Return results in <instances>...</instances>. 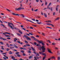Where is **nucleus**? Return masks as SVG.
Instances as JSON below:
<instances>
[{
	"label": "nucleus",
	"instance_id": "1",
	"mask_svg": "<svg viewBox=\"0 0 60 60\" xmlns=\"http://www.w3.org/2000/svg\"><path fill=\"white\" fill-rule=\"evenodd\" d=\"M38 49L40 50H41V49L42 50V52L43 53L44 52H45V50H46V48H45V46H41V45H40V47H38Z\"/></svg>",
	"mask_w": 60,
	"mask_h": 60
},
{
	"label": "nucleus",
	"instance_id": "2",
	"mask_svg": "<svg viewBox=\"0 0 60 60\" xmlns=\"http://www.w3.org/2000/svg\"><path fill=\"white\" fill-rule=\"evenodd\" d=\"M22 5L21 3H20V7L18 8H16L15 9V11H20L21 10V9H22Z\"/></svg>",
	"mask_w": 60,
	"mask_h": 60
},
{
	"label": "nucleus",
	"instance_id": "3",
	"mask_svg": "<svg viewBox=\"0 0 60 60\" xmlns=\"http://www.w3.org/2000/svg\"><path fill=\"white\" fill-rule=\"evenodd\" d=\"M47 50H48V51L49 52V53H50L53 54V53L51 52V50L48 48L47 49Z\"/></svg>",
	"mask_w": 60,
	"mask_h": 60
},
{
	"label": "nucleus",
	"instance_id": "4",
	"mask_svg": "<svg viewBox=\"0 0 60 60\" xmlns=\"http://www.w3.org/2000/svg\"><path fill=\"white\" fill-rule=\"evenodd\" d=\"M46 24L47 25H49L50 26H52V27H54V25H53V24H52L51 23H47Z\"/></svg>",
	"mask_w": 60,
	"mask_h": 60
},
{
	"label": "nucleus",
	"instance_id": "5",
	"mask_svg": "<svg viewBox=\"0 0 60 60\" xmlns=\"http://www.w3.org/2000/svg\"><path fill=\"white\" fill-rule=\"evenodd\" d=\"M26 21H29V22H32V23H34V22L31 21V20H28V19H26Z\"/></svg>",
	"mask_w": 60,
	"mask_h": 60
},
{
	"label": "nucleus",
	"instance_id": "6",
	"mask_svg": "<svg viewBox=\"0 0 60 60\" xmlns=\"http://www.w3.org/2000/svg\"><path fill=\"white\" fill-rule=\"evenodd\" d=\"M39 41V40H37V41L38 42V43H39V44H40L41 43H42V41Z\"/></svg>",
	"mask_w": 60,
	"mask_h": 60
},
{
	"label": "nucleus",
	"instance_id": "7",
	"mask_svg": "<svg viewBox=\"0 0 60 60\" xmlns=\"http://www.w3.org/2000/svg\"><path fill=\"white\" fill-rule=\"evenodd\" d=\"M2 39L3 40H4V41H6V39L4 38H2V37H0V39Z\"/></svg>",
	"mask_w": 60,
	"mask_h": 60
},
{
	"label": "nucleus",
	"instance_id": "8",
	"mask_svg": "<svg viewBox=\"0 0 60 60\" xmlns=\"http://www.w3.org/2000/svg\"><path fill=\"white\" fill-rule=\"evenodd\" d=\"M59 19H60V18L59 17H57L54 20V21H56V20H58Z\"/></svg>",
	"mask_w": 60,
	"mask_h": 60
},
{
	"label": "nucleus",
	"instance_id": "9",
	"mask_svg": "<svg viewBox=\"0 0 60 60\" xmlns=\"http://www.w3.org/2000/svg\"><path fill=\"white\" fill-rule=\"evenodd\" d=\"M50 58L51 59H54V60L56 59V58L54 56L51 57Z\"/></svg>",
	"mask_w": 60,
	"mask_h": 60
},
{
	"label": "nucleus",
	"instance_id": "10",
	"mask_svg": "<svg viewBox=\"0 0 60 60\" xmlns=\"http://www.w3.org/2000/svg\"><path fill=\"white\" fill-rule=\"evenodd\" d=\"M23 37H25L26 38H27V37H28V36H27L26 35H24V36Z\"/></svg>",
	"mask_w": 60,
	"mask_h": 60
},
{
	"label": "nucleus",
	"instance_id": "11",
	"mask_svg": "<svg viewBox=\"0 0 60 60\" xmlns=\"http://www.w3.org/2000/svg\"><path fill=\"white\" fill-rule=\"evenodd\" d=\"M58 6H59V5H58L56 7V11H58V10L57 9H58Z\"/></svg>",
	"mask_w": 60,
	"mask_h": 60
},
{
	"label": "nucleus",
	"instance_id": "12",
	"mask_svg": "<svg viewBox=\"0 0 60 60\" xmlns=\"http://www.w3.org/2000/svg\"><path fill=\"white\" fill-rule=\"evenodd\" d=\"M26 39H28V40H29L30 41H31V39L28 37H27V38Z\"/></svg>",
	"mask_w": 60,
	"mask_h": 60
},
{
	"label": "nucleus",
	"instance_id": "13",
	"mask_svg": "<svg viewBox=\"0 0 60 60\" xmlns=\"http://www.w3.org/2000/svg\"><path fill=\"white\" fill-rule=\"evenodd\" d=\"M14 39V42H16V40H18V39L16 38H15Z\"/></svg>",
	"mask_w": 60,
	"mask_h": 60
},
{
	"label": "nucleus",
	"instance_id": "14",
	"mask_svg": "<svg viewBox=\"0 0 60 60\" xmlns=\"http://www.w3.org/2000/svg\"><path fill=\"white\" fill-rule=\"evenodd\" d=\"M20 15L21 16H22L23 17V18H25V15H23L22 14H21Z\"/></svg>",
	"mask_w": 60,
	"mask_h": 60
},
{
	"label": "nucleus",
	"instance_id": "15",
	"mask_svg": "<svg viewBox=\"0 0 60 60\" xmlns=\"http://www.w3.org/2000/svg\"><path fill=\"white\" fill-rule=\"evenodd\" d=\"M43 53V52H42H42H39V54H40L41 55H42Z\"/></svg>",
	"mask_w": 60,
	"mask_h": 60
},
{
	"label": "nucleus",
	"instance_id": "16",
	"mask_svg": "<svg viewBox=\"0 0 60 60\" xmlns=\"http://www.w3.org/2000/svg\"><path fill=\"white\" fill-rule=\"evenodd\" d=\"M41 43L42 44V45L43 46H44L45 45V44L43 42V41H42V43Z\"/></svg>",
	"mask_w": 60,
	"mask_h": 60
},
{
	"label": "nucleus",
	"instance_id": "17",
	"mask_svg": "<svg viewBox=\"0 0 60 60\" xmlns=\"http://www.w3.org/2000/svg\"><path fill=\"white\" fill-rule=\"evenodd\" d=\"M44 14L45 17H47V14H46L44 13Z\"/></svg>",
	"mask_w": 60,
	"mask_h": 60
},
{
	"label": "nucleus",
	"instance_id": "18",
	"mask_svg": "<svg viewBox=\"0 0 60 60\" xmlns=\"http://www.w3.org/2000/svg\"><path fill=\"white\" fill-rule=\"evenodd\" d=\"M18 32L19 33L21 34H22L23 33H22V32H21V31L20 30Z\"/></svg>",
	"mask_w": 60,
	"mask_h": 60
},
{
	"label": "nucleus",
	"instance_id": "19",
	"mask_svg": "<svg viewBox=\"0 0 60 60\" xmlns=\"http://www.w3.org/2000/svg\"><path fill=\"white\" fill-rule=\"evenodd\" d=\"M14 47H15V48H17V49H18V47H17V46L16 45H15L14 44Z\"/></svg>",
	"mask_w": 60,
	"mask_h": 60
},
{
	"label": "nucleus",
	"instance_id": "20",
	"mask_svg": "<svg viewBox=\"0 0 60 60\" xmlns=\"http://www.w3.org/2000/svg\"><path fill=\"white\" fill-rule=\"evenodd\" d=\"M5 36H6V37H11V36H9V35H5Z\"/></svg>",
	"mask_w": 60,
	"mask_h": 60
},
{
	"label": "nucleus",
	"instance_id": "21",
	"mask_svg": "<svg viewBox=\"0 0 60 60\" xmlns=\"http://www.w3.org/2000/svg\"><path fill=\"white\" fill-rule=\"evenodd\" d=\"M49 5H48L47 7V9H49V10H50V8H49Z\"/></svg>",
	"mask_w": 60,
	"mask_h": 60
},
{
	"label": "nucleus",
	"instance_id": "22",
	"mask_svg": "<svg viewBox=\"0 0 60 60\" xmlns=\"http://www.w3.org/2000/svg\"><path fill=\"white\" fill-rule=\"evenodd\" d=\"M37 23L38 24H41L42 23H41V22H37Z\"/></svg>",
	"mask_w": 60,
	"mask_h": 60
},
{
	"label": "nucleus",
	"instance_id": "23",
	"mask_svg": "<svg viewBox=\"0 0 60 60\" xmlns=\"http://www.w3.org/2000/svg\"><path fill=\"white\" fill-rule=\"evenodd\" d=\"M43 56H46V54L45 53H42V54Z\"/></svg>",
	"mask_w": 60,
	"mask_h": 60
},
{
	"label": "nucleus",
	"instance_id": "24",
	"mask_svg": "<svg viewBox=\"0 0 60 60\" xmlns=\"http://www.w3.org/2000/svg\"><path fill=\"white\" fill-rule=\"evenodd\" d=\"M8 53L9 54H12V52L11 51H10Z\"/></svg>",
	"mask_w": 60,
	"mask_h": 60
},
{
	"label": "nucleus",
	"instance_id": "25",
	"mask_svg": "<svg viewBox=\"0 0 60 60\" xmlns=\"http://www.w3.org/2000/svg\"><path fill=\"white\" fill-rule=\"evenodd\" d=\"M52 7H51L50 8V10L51 11H53V9H52Z\"/></svg>",
	"mask_w": 60,
	"mask_h": 60
},
{
	"label": "nucleus",
	"instance_id": "26",
	"mask_svg": "<svg viewBox=\"0 0 60 60\" xmlns=\"http://www.w3.org/2000/svg\"><path fill=\"white\" fill-rule=\"evenodd\" d=\"M16 55H17V56L18 57H20V55L19 54H16Z\"/></svg>",
	"mask_w": 60,
	"mask_h": 60
},
{
	"label": "nucleus",
	"instance_id": "27",
	"mask_svg": "<svg viewBox=\"0 0 60 60\" xmlns=\"http://www.w3.org/2000/svg\"><path fill=\"white\" fill-rule=\"evenodd\" d=\"M31 49H32V50H33V51H34V48L33 47H31Z\"/></svg>",
	"mask_w": 60,
	"mask_h": 60
},
{
	"label": "nucleus",
	"instance_id": "28",
	"mask_svg": "<svg viewBox=\"0 0 60 60\" xmlns=\"http://www.w3.org/2000/svg\"><path fill=\"white\" fill-rule=\"evenodd\" d=\"M33 53H34V54H37V53L35 52V50H34V51H33Z\"/></svg>",
	"mask_w": 60,
	"mask_h": 60
},
{
	"label": "nucleus",
	"instance_id": "29",
	"mask_svg": "<svg viewBox=\"0 0 60 60\" xmlns=\"http://www.w3.org/2000/svg\"><path fill=\"white\" fill-rule=\"evenodd\" d=\"M17 35H19V36H21V35L19 33H17Z\"/></svg>",
	"mask_w": 60,
	"mask_h": 60
},
{
	"label": "nucleus",
	"instance_id": "30",
	"mask_svg": "<svg viewBox=\"0 0 60 60\" xmlns=\"http://www.w3.org/2000/svg\"><path fill=\"white\" fill-rule=\"evenodd\" d=\"M32 57H33V56H29V59H31V58H32Z\"/></svg>",
	"mask_w": 60,
	"mask_h": 60
},
{
	"label": "nucleus",
	"instance_id": "31",
	"mask_svg": "<svg viewBox=\"0 0 60 60\" xmlns=\"http://www.w3.org/2000/svg\"><path fill=\"white\" fill-rule=\"evenodd\" d=\"M21 52L23 54V53H24V51L23 50H21Z\"/></svg>",
	"mask_w": 60,
	"mask_h": 60
},
{
	"label": "nucleus",
	"instance_id": "32",
	"mask_svg": "<svg viewBox=\"0 0 60 60\" xmlns=\"http://www.w3.org/2000/svg\"><path fill=\"white\" fill-rule=\"evenodd\" d=\"M28 53H31V51H30V50H28Z\"/></svg>",
	"mask_w": 60,
	"mask_h": 60
},
{
	"label": "nucleus",
	"instance_id": "33",
	"mask_svg": "<svg viewBox=\"0 0 60 60\" xmlns=\"http://www.w3.org/2000/svg\"><path fill=\"white\" fill-rule=\"evenodd\" d=\"M6 50H7V51H9V50H10V49L8 48H7L6 49Z\"/></svg>",
	"mask_w": 60,
	"mask_h": 60
},
{
	"label": "nucleus",
	"instance_id": "34",
	"mask_svg": "<svg viewBox=\"0 0 60 60\" xmlns=\"http://www.w3.org/2000/svg\"><path fill=\"white\" fill-rule=\"evenodd\" d=\"M45 57H46L45 56H44V57H43V60H44L45 58Z\"/></svg>",
	"mask_w": 60,
	"mask_h": 60
},
{
	"label": "nucleus",
	"instance_id": "35",
	"mask_svg": "<svg viewBox=\"0 0 60 60\" xmlns=\"http://www.w3.org/2000/svg\"><path fill=\"white\" fill-rule=\"evenodd\" d=\"M10 28H11L12 29H14V28H13V26H10Z\"/></svg>",
	"mask_w": 60,
	"mask_h": 60
},
{
	"label": "nucleus",
	"instance_id": "36",
	"mask_svg": "<svg viewBox=\"0 0 60 60\" xmlns=\"http://www.w3.org/2000/svg\"><path fill=\"white\" fill-rule=\"evenodd\" d=\"M11 58H12V59H15V58L14 57V56H12V57H11Z\"/></svg>",
	"mask_w": 60,
	"mask_h": 60
},
{
	"label": "nucleus",
	"instance_id": "37",
	"mask_svg": "<svg viewBox=\"0 0 60 60\" xmlns=\"http://www.w3.org/2000/svg\"><path fill=\"white\" fill-rule=\"evenodd\" d=\"M58 60H60V57H58Z\"/></svg>",
	"mask_w": 60,
	"mask_h": 60
},
{
	"label": "nucleus",
	"instance_id": "38",
	"mask_svg": "<svg viewBox=\"0 0 60 60\" xmlns=\"http://www.w3.org/2000/svg\"><path fill=\"white\" fill-rule=\"evenodd\" d=\"M42 35H43L45 36V34H44V33L42 32Z\"/></svg>",
	"mask_w": 60,
	"mask_h": 60
},
{
	"label": "nucleus",
	"instance_id": "39",
	"mask_svg": "<svg viewBox=\"0 0 60 60\" xmlns=\"http://www.w3.org/2000/svg\"><path fill=\"white\" fill-rule=\"evenodd\" d=\"M34 44L35 45H36L37 44V43L36 42H34Z\"/></svg>",
	"mask_w": 60,
	"mask_h": 60
},
{
	"label": "nucleus",
	"instance_id": "40",
	"mask_svg": "<svg viewBox=\"0 0 60 60\" xmlns=\"http://www.w3.org/2000/svg\"><path fill=\"white\" fill-rule=\"evenodd\" d=\"M48 22H49V23H51L52 22L51 20H48Z\"/></svg>",
	"mask_w": 60,
	"mask_h": 60
},
{
	"label": "nucleus",
	"instance_id": "41",
	"mask_svg": "<svg viewBox=\"0 0 60 60\" xmlns=\"http://www.w3.org/2000/svg\"><path fill=\"white\" fill-rule=\"evenodd\" d=\"M0 44H2V45H3L4 44V43H3V42H0Z\"/></svg>",
	"mask_w": 60,
	"mask_h": 60
},
{
	"label": "nucleus",
	"instance_id": "42",
	"mask_svg": "<svg viewBox=\"0 0 60 60\" xmlns=\"http://www.w3.org/2000/svg\"><path fill=\"white\" fill-rule=\"evenodd\" d=\"M24 41H25V43H28V42H27V41L26 40H25Z\"/></svg>",
	"mask_w": 60,
	"mask_h": 60
},
{
	"label": "nucleus",
	"instance_id": "43",
	"mask_svg": "<svg viewBox=\"0 0 60 60\" xmlns=\"http://www.w3.org/2000/svg\"><path fill=\"white\" fill-rule=\"evenodd\" d=\"M15 15H16V16H19V14H16Z\"/></svg>",
	"mask_w": 60,
	"mask_h": 60
},
{
	"label": "nucleus",
	"instance_id": "44",
	"mask_svg": "<svg viewBox=\"0 0 60 60\" xmlns=\"http://www.w3.org/2000/svg\"><path fill=\"white\" fill-rule=\"evenodd\" d=\"M38 47L39 46H40V44H38L36 45Z\"/></svg>",
	"mask_w": 60,
	"mask_h": 60
},
{
	"label": "nucleus",
	"instance_id": "45",
	"mask_svg": "<svg viewBox=\"0 0 60 60\" xmlns=\"http://www.w3.org/2000/svg\"><path fill=\"white\" fill-rule=\"evenodd\" d=\"M3 18H1V19H5V18H4V16H2Z\"/></svg>",
	"mask_w": 60,
	"mask_h": 60
},
{
	"label": "nucleus",
	"instance_id": "46",
	"mask_svg": "<svg viewBox=\"0 0 60 60\" xmlns=\"http://www.w3.org/2000/svg\"><path fill=\"white\" fill-rule=\"evenodd\" d=\"M32 19V20H33V21H35V19Z\"/></svg>",
	"mask_w": 60,
	"mask_h": 60
},
{
	"label": "nucleus",
	"instance_id": "47",
	"mask_svg": "<svg viewBox=\"0 0 60 60\" xmlns=\"http://www.w3.org/2000/svg\"><path fill=\"white\" fill-rule=\"evenodd\" d=\"M1 25L2 26H3V27H5L4 25L3 24H2Z\"/></svg>",
	"mask_w": 60,
	"mask_h": 60
},
{
	"label": "nucleus",
	"instance_id": "48",
	"mask_svg": "<svg viewBox=\"0 0 60 60\" xmlns=\"http://www.w3.org/2000/svg\"><path fill=\"white\" fill-rule=\"evenodd\" d=\"M14 29H15L16 30H18V28L16 27H15L14 28Z\"/></svg>",
	"mask_w": 60,
	"mask_h": 60
},
{
	"label": "nucleus",
	"instance_id": "49",
	"mask_svg": "<svg viewBox=\"0 0 60 60\" xmlns=\"http://www.w3.org/2000/svg\"><path fill=\"white\" fill-rule=\"evenodd\" d=\"M51 3H50L49 4V5H49V6H50V5H51Z\"/></svg>",
	"mask_w": 60,
	"mask_h": 60
},
{
	"label": "nucleus",
	"instance_id": "50",
	"mask_svg": "<svg viewBox=\"0 0 60 60\" xmlns=\"http://www.w3.org/2000/svg\"><path fill=\"white\" fill-rule=\"evenodd\" d=\"M32 25L33 26H34V27H36V26H36V25Z\"/></svg>",
	"mask_w": 60,
	"mask_h": 60
},
{
	"label": "nucleus",
	"instance_id": "51",
	"mask_svg": "<svg viewBox=\"0 0 60 60\" xmlns=\"http://www.w3.org/2000/svg\"><path fill=\"white\" fill-rule=\"evenodd\" d=\"M7 39H8L9 40H10V39H11V38H7Z\"/></svg>",
	"mask_w": 60,
	"mask_h": 60
},
{
	"label": "nucleus",
	"instance_id": "52",
	"mask_svg": "<svg viewBox=\"0 0 60 60\" xmlns=\"http://www.w3.org/2000/svg\"><path fill=\"white\" fill-rule=\"evenodd\" d=\"M28 33V34H30V35H33V34H31L30 33Z\"/></svg>",
	"mask_w": 60,
	"mask_h": 60
},
{
	"label": "nucleus",
	"instance_id": "53",
	"mask_svg": "<svg viewBox=\"0 0 60 60\" xmlns=\"http://www.w3.org/2000/svg\"><path fill=\"white\" fill-rule=\"evenodd\" d=\"M26 45L27 46H30V45H28L27 44H26Z\"/></svg>",
	"mask_w": 60,
	"mask_h": 60
},
{
	"label": "nucleus",
	"instance_id": "54",
	"mask_svg": "<svg viewBox=\"0 0 60 60\" xmlns=\"http://www.w3.org/2000/svg\"><path fill=\"white\" fill-rule=\"evenodd\" d=\"M55 15V12H54L53 13V15L54 16Z\"/></svg>",
	"mask_w": 60,
	"mask_h": 60
},
{
	"label": "nucleus",
	"instance_id": "55",
	"mask_svg": "<svg viewBox=\"0 0 60 60\" xmlns=\"http://www.w3.org/2000/svg\"><path fill=\"white\" fill-rule=\"evenodd\" d=\"M22 29H23L24 30V31H26V29H25V28H22Z\"/></svg>",
	"mask_w": 60,
	"mask_h": 60
},
{
	"label": "nucleus",
	"instance_id": "56",
	"mask_svg": "<svg viewBox=\"0 0 60 60\" xmlns=\"http://www.w3.org/2000/svg\"><path fill=\"white\" fill-rule=\"evenodd\" d=\"M52 45H55V43H52Z\"/></svg>",
	"mask_w": 60,
	"mask_h": 60
},
{
	"label": "nucleus",
	"instance_id": "57",
	"mask_svg": "<svg viewBox=\"0 0 60 60\" xmlns=\"http://www.w3.org/2000/svg\"><path fill=\"white\" fill-rule=\"evenodd\" d=\"M17 55V54H19V52H17L15 53Z\"/></svg>",
	"mask_w": 60,
	"mask_h": 60
},
{
	"label": "nucleus",
	"instance_id": "58",
	"mask_svg": "<svg viewBox=\"0 0 60 60\" xmlns=\"http://www.w3.org/2000/svg\"><path fill=\"white\" fill-rule=\"evenodd\" d=\"M2 54H3V55H4V54H5L6 55H7V54L5 53H2Z\"/></svg>",
	"mask_w": 60,
	"mask_h": 60
},
{
	"label": "nucleus",
	"instance_id": "59",
	"mask_svg": "<svg viewBox=\"0 0 60 60\" xmlns=\"http://www.w3.org/2000/svg\"><path fill=\"white\" fill-rule=\"evenodd\" d=\"M47 10V8H44L43 10Z\"/></svg>",
	"mask_w": 60,
	"mask_h": 60
},
{
	"label": "nucleus",
	"instance_id": "60",
	"mask_svg": "<svg viewBox=\"0 0 60 60\" xmlns=\"http://www.w3.org/2000/svg\"><path fill=\"white\" fill-rule=\"evenodd\" d=\"M45 5H47V2H45Z\"/></svg>",
	"mask_w": 60,
	"mask_h": 60
},
{
	"label": "nucleus",
	"instance_id": "61",
	"mask_svg": "<svg viewBox=\"0 0 60 60\" xmlns=\"http://www.w3.org/2000/svg\"><path fill=\"white\" fill-rule=\"evenodd\" d=\"M30 29H33V27H30Z\"/></svg>",
	"mask_w": 60,
	"mask_h": 60
},
{
	"label": "nucleus",
	"instance_id": "62",
	"mask_svg": "<svg viewBox=\"0 0 60 60\" xmlns=\"http://www.w3.org/2000/svg\"><path fill=\"white\" fill-rule=\"evenodd\" d=\"M38 11V9H36L34 11Z\"/></svg>",
	"mask_w": 60,
	"mask_h": 60
},
{
	"label": "nucleus",
	"instance_id": "63",
	"mask_svg": "<svg viewBox=\"0 0 60 60\" xmlns=\"http://www.w3.org/2000/svg\"><path fill=\"white\" fill-rule=\"evenodd\" d=\"M11 22H8V24L10 25V24H11Z\"/></svg>",
	"mask_w": 60,
	"mask_h": 60
},
{
	"label": "nucleus",
	"instance_id": "64",
	"mask_svg": "<svg viewBox=\"0 0 60 60\" xmlns=\"http://www.w3.org/2000/svg\"><path fill=\"white\" fill-rule=\"evenodd\" d=\"M19 60H24L23 59H19Z\"/></svg>",
	"mask_w": 60,
	"mask_h": 60
}]
</instances>
